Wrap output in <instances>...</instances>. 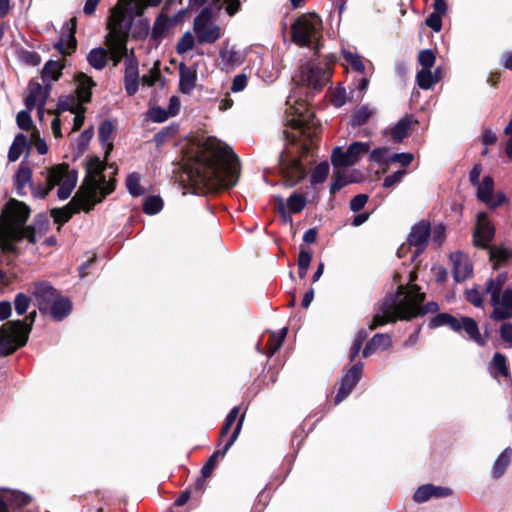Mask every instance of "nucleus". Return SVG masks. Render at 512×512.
<instances>
[{
	"mask_svg": "<svg viewBox=\"0 0 512 512\" xmlns=\"http://www.w3.org/2000/svg\"><path fill=\"white\" fill-rule=\"evenodd\" d=\"M187 173L195 185L228 189L238 182L239 159L228 145L208 137L187 165Z\"/></svg>",
	"mask_w": 512,
	"mask_h": 512,
	"instance_id": "f257e3e1",
	"label": "nucleus"
},
{
	"mask_svg": "<svg viewBox=\"0 0 512 512\" xmlns=\"http://www.w3.org/2000/svg\"><path fill=\"white\" fill-rule=\"evenodd\" d=\"M410 292L405 294L404 287L397 292L388 294L379 304L369 326L370 330L396 320L409 321L418 315L436 313L439 310L437 302H428L422 307L425 294L418 285L410 286Z\"/></svg>",
	"mask_w": 512,
	"mask_h": 512,
	"instance_id": "f03ea898",
	"label": "nucleus"
},
{
	"mask_svg": "<svg viewBox=\"0 0 512 512\" xmlns=\"http://www.w3.org/2000/svg\"><path fill=\"white\" fill-rule=\"evenodd\" d=\"M30 209L23 202L15 199L9 200L1 211V233L5 240L1 242V247L5 251L14 252L13 242L27 239L29 243L37 242L35 230L26 226Z\"/></svg>",
	"mask_w": 512,
	"mask_h": 512,
	"instance_id": "7ed1b4c3",
	"label": "nucleus"
},
{
	"mask_svg": "<svg viewBox=\"0 0 512 512\" xmlns=\"http://www.w3.org/2000/svg\"><path fill=\"white\" fill-rule=\"evenodd\" d=\"M222 8L229 16H234L241 9V0H212L210 6L200 11L193 22V31L198 44H213L222 37L223 30L215 22L216 15Z\"/></svg>",
	"mask_w": 512,
	"mask_h": 512,
	"instance_id": "20e7f679",
	"label": "nucleus"
},
{
	"mask_svg": "<svg viewBox=\"0 0 512 512\" xmlns=\"http://www.w3.org/2000/svg\"><path fill=\"white\" fill-rule=\"evenodd\" d=\"M77 181V171L70 169L68 164L62 163L47 170L44 184H32L30 189L34 198L44 199L56 186H59L57 197L60 200H66L71 196Z\"/></svg>",
	"mask_w": 512,
	"mask_h": 512,
	"instance_id": "39448f33",
	"label": "nucleus"
},
{
	"mask_svg": "<svg viewBox=\"0 0 512 512\" xmlns=\"http://www.w3.org/2000/svg\"><path fill=\"white\" fill-rule=\"evenodd\" d=\"M105 163L98 156H90L85 165L86 175L77 190L98 204L115 189L113 181H107L103 174Z\"/></svg>",
	"mask_w": 512,
	"mask_h": 512,
	"instance_id": "423d86ee",
	"label": "nucleus"
},
{
	"mask_svg": "<svg viewBox=\"0 0 512 512\" xmlns=\"http://www.w3.org/2000/svg\"><path fill=\"white\" fill-rule=\"evenodd\" d=\"M123 21V11L119 7L112 8L108 24L109 33L106 37V46L114 66H117L123 58L126 60L127 56L130 54L127 49L129 27L123 29Z\"/></svg>",
	"mask_w": 512,
	"mask_h": 512,
	"instance_id": "0eeeda50",
	"label": "nucleus"
},
{
	"mask_svg": "<svg viewBox=\"0 0 512 512\" xmlns=\"http://www.w3.org/2000/svg\"><path fill=\"white\" fill-rule=\"evenodd\" d=\"M292 41L302 47L312 46L319 49V39L322 36V20L314 14H303L291 26Z\"/></svg>",
	"mask_w": 512,
	"mask_h": 512,
	"instance_id": "6e6552de",
	"label": "nucleus"
},
{
	"mask_svg": "<svg viewBox=\"0 0 512 512\" xmlns=\"http://www.w3.org/2000/svg\"><path fill=\"white\" fill-rule=\"evenodd\" d=\"M442 326H448L456 333L464 331L467 337L477 343L479 346L486 345V339L481 336L477 322L468 316H461L459 318L449 313H438L432 317L428 323L430 329H436Z\"/></svg>",
	"mask_w": 512,
	"mask_h": 512,
	"instance_id": "1a4fd4ad",
	"label": "nucleus"
},
{
	"mask_svg": "<svg viewBox=\"0 0 512 512\" xmlns=\"http://www.w3.org/2000/svg\"><path fill=\"white\" fill-rule=\"evenodd\" d=\"M29 337V328L20 321H10L0 327V357H6L24 346Z\"/></svg>",
	"mask_w": 512,
	"mask_h": 512,
	"instance_id": "9d476101",
	"label": "nucleus"
},
{
	"mask_svg": "<svg viewBox=\"0 0 512 512\" xmlns=\"http://www.w3.org/2000/svg\"><path fill=\"white\" fill-rule=\"evenodd\" d=\"M331 78V70L327 63L308 62L300 70L298 83L313 90H321Z\"/></svg>",
	"mask_w": 512,
	"mask_h": 512,
	"instance_id": "9b49d317",
	"label": "nucleus"
},
{
	"mask_svg": "<svg viewBox=\"0 0 512 512\" xmlns=\"http://www.w3.org/2000/svg\"><path fill=\"white\" fill-rule=\"evenodd\" d=\"M369 143L356 141L351 143L344 151L341 147H335L331 154V163L334 168H345L355 165L362 155L369 152Z\"/></svg>",
	"mask_w": 512,
	"mask_h": 512,
	"instance_id": "f8f14e48",
	"label": "nucleus"
},
{
	"mask_svg": "<svg viewBox=\"0 0 512 512\" xmlns=\"http://www.w3.org/2000/svg\"><path fill=\"white\" fill-rule=\"evenodd\" d=\"M97 203L89 199L87 196L79 193H75L70 202L62 208H54L51 210V216L54 221L60 225L68 222L75 213L83 210L89 212L92 210Z\"/></svg>",
	"mask_w": 512,
	"mask_h": 512,
	"instance_id": "ddd939ff",
	"label": "nucleus"
},
{
	"mask_svg": "<svg viewBox=\"0 0 512 512\" xmlns=\"http://www.w3.org/2000/svg\"><path fill=\"white\" fill-rule=\"evenodd\" d=\"M496 229L485 212H479L473 229L472 242L476 248L488 249L495 237Z\"/></svg>",
	"mask_w": 512,
	"mask_h": 512,
	"instance_id": "4468645a",
	"label": "nucleus"
},
{
	"mask_svg": "<svg viewBox=\"0 0 512 512\" xmlns=\"http://www.w3.org/2000/svg\"><path fill=\"white\" fill-rule=\"evenodd\" d=\"M245 415L243 414L236 424V427L234 428L232 434L230 435L228 441L226 442L224 448L222 451H215L207 460V462L204 464V466L201 469L202 478H199L196 482L197 488L201 489L204 485V480L211 476L214 468L216 467L219 458H223L227 451L231 448V446L234 444V442L237 440L242 425L244 422Z\"/></svg>",
	"mask_w": 512,
	"mask_h": 512,
	"instance_id": "2eb2a0df",
	"label": "nucleus"
},
{
	"mask_svg": "<svg viewBox=\"0 0 512 512\" xmlns=\"http://www.w3.org/2000/svg\"><path fill=\"white\" fill-rule=\"evenodd\" d=\"M493 310L490 319L496 322L512 319V288H505L502 293L490 295Z\"/></svg>",
	"mask_w": 512,
	"mask_h": 512,
	"instance_id": "dca6fc26",
	"label": "nucleus"
},
{
	"mask_svg": "<svg viewBox=\"0 0 512 512\" xmlns=\"http://www.w3.org/2000/svg\"><path fill=\"white\" fill-rule=\"evenodd\" d=\"M50 85L43 86L35 80H31L28 84L27 95L25 97V105L29 111L38 106V115L43 117L47 98L50 94Z\"/></svg>",
	"mask_w": 512,
	"mask_h": 512,
	"instance_id": "f3484780",
	"label": "nucleus"
},
{
	"mask_svg": "<svg viewBox=\"0 0 512 512\" xmlns=\"http://www.w3.org/2000/svg\"><path fill=\"white\" fill-rule=\"evenodd\" d=\"M280 171L290 186H294L306 176V169L298 157L281 156L279 160Z\"/></svg>",
	"mask_w": 512,
	"mask_h": 512,
	"instance_id": "a211bd4d",
	"label": "nucleus"
},
{
	"mask_svg": "<svg viewBox=\"0 0 512 512\" xmlns=\"http://www.w3.org/2000/svg\"><path fill=\"white\" fill-rule=\"evenodd\" d=\"M430 234L431 225L428 221L422 220L412 226L408 235L409 245L415 247L412 260L425 250Z\"/></svg>",
	"mask_w": 512,
	"mask_h": 512,
	"instance_id": "6ab92c4d",
	"label": "nucleus"
},
{
	"mask_svg": "<svg viewBox=\"0 0 512 512\" xmlns=\"http://www.w3.org/2000/svg\"><path fill=\"white\" fill-rule=\"evenodd\" d=\"M156 6L152 5L150 0H119L114 8L119 7L123 11L122 27L125 29L126 27L130 28L133 18L141 17L147 8Z\"/></svg>",
	"mask_w": 512,
	"mask_h": 512,
	"instance_id": "aec40b11",
	"label": "nucleus"
},
{
	"mask_svg": "<svg viewBox=\"0 0 512 512\" xmlns=\"http://www.w3.org/2000/svg\"><path fill=\"white\" fill-rule=\"evenodd\" d=\"M363 365L361 362L354 364L347 372H345L340 381V387L335 397V403L339 404L354 389L359 382L362 374Z\"/></svg>",
	"mask_w": 512,
	"mask_h": 512,
	"instance_id": "412c9836",
	"label": "nucleus"
},
{
	"mask_svg": "<svg viewBox=\"0 0 512 512\" xmlns=\"http://www.w3.org/2000/svg\"><path fill=\"white\" fill-rule=\"evenodd\" d=\"M477 186V197L489 207H498L502 205L506 198L503 194L493 196L494 181L489 175L484 176Z\"/></svg>",
	"mask_w": 512,
	"mask_h": 512,
	"instance_id": "4be33fe9",
	"label": "nucleus"
},
{
	"mask_svg": "<svg viewBox=\"0 0 512 512\" xmlns=\"http://www.w3.org/2000/svg\"><path fill=\"white\" fill-rule=\"evenodd\" d=\"M219 57L225 69H235L244 63L246 55L235 45H231L229 40H224L219 51Z\"/></svg>",
	"mask_w": 512,
	"mask_h": 512,
	"instance_id": "5701e85b",
	"label": "nucleus"
},
{
	"mask_svg": "<svg viewBox=\"0 0 512 512\" xmlns=\"http://www.w3.org/2000/svg\"><path fill=\"white\" fill-rule=\"evenodd\" d=\"M30 502V496L19 491L0 489V512H14Z\"/></svg>",
	"mask_w": 512,
	"mask_h": 512,
	"instance_id": "b1692460",
	"label": "nucleus"
},
{
	"mask_svg": "<svg viewBox=\"0 0 512 512\" xmlns=\"http://www.w3.org/2000/svg\"><path fill=\"white\" fill-rule=\"evenodd\" d=\"M32 186V170L23 160L14 176V187L18 196L27 194V188Z\"/></svg>",
	"mask_w": 512,
	"mask_h": 512,
	"instance_id": "393cba45",
	"label": "nucleus"
},
{
	"mask_svg": "<svg viewBox=\"0 0 512 512\" xmlns=\"http://www.w3.org/2000/svg\"><path fill=\"white\" fill-rule=\"evenodd\" d=\"M197 82V72L195 68L188 67L184 63L179 65V91L182 94H191Z\"/></svg>",
	"mask_w": 512,
	"mask_h": 512,
	"instance_id": "a878e982",
	"label": "nucleus"
},
{
	"mask_svg": "<svg viewBox=\"0 0 512 512\" xmlns=\"http://www.w3.org/2000/svg\"><path fill=\"white\" fill-rule=\"evenodd\" d=\"M451 260L453 262V276L456 282L464 281L471 275L473 271L472 264L461 252L451 254Z\"/></svg>",
	"mask_w": 512,
	"mask_h": 512,
	"instance_id": "bb28decb",
	"label": "nucleus"
},
{
	"mask_svg": "<svg viewBox=\"0 0 512 512\" xmlns=\"http://www.w3.org/2000/svg\"><path fill=\"white\" fill-rule=\"evenodd\" d=\"M33 293L40 310L47 309L58 297L57 291L46 282L36 284Z\"/></svg>",
	"mask_w": 512,
	"mask_h": 512,
	"instance_id": "cd10ccee",
	"label": "nucleus"
},
{
	"mask_svg": "<svg viewBox=\"0 0 512 512\" xmlns=\"http://www.w3.org/2000/svg\"><path fill=\"white\" fill-rule=\"evenodd\" d=\"M286 112L295 116L292 119L295 126L301 127L306 122L305 112L307 111L306 103L303 101H298L294 96H288L286 100Z\"/></svg>",
	"mask_w": 512,
	"mask_h": 512,
	"instance_id": "c85d7f7f",
	"label": "nucleus"
},
{
	"mask_svg": "<svg viewBox=\"0 0 512 512\" xmlns=\"http://www.w3.org/2000/svg\"><path fill=\"white\" fill-rule=\"evenodd\" d=\"M77 83V96L80 102L88 103L91 100V89L96 86L94 80L83 72L75 75Z\"/></svg>",
	"mask_w": 512,
	"mask_h": 512,
	"instance_id": "c756f323",
	"label": "nucleus"
},
{
	"mask_svg": "<svg viewBox=\"0 0 512 512\" xmlns=\"http://www.w3.org/2000/svg\"><path fill=\"white\" fill-rule=\"evenodd\" d=\"M487 250L489 252V261L492 263L493 269L501 268L511 259V250L504 245H491Z\"/></svg>",
	"mask_w": 512,
	"mask_h": 512,
	"instance_id": "7c9ffc66",
	"label": "nucleus"
},
{
	"mask_svg": "<svg viewBox=\"0 0 512 512\" xmlns=\"http://www.w3.org/2000/svg\"><path fill=\"white\" fill-rule=\"evenodd\" d=\"M392 345V339L389 334L377 333L367 343L363 349V357H368L377 349L386 350Z\"/></svg>",
	"mask_w": 512,
	"mask_h": 512,
	"instance_id": "2f4dec72",
	"label": "nucleus"
},
{
	"mask_svg": "<svg viewBox=\"0 0 512 512\" xmlns=\"http://www.w3.org/2000/svg\"><path fill=\"white\" fill-rule=\"evenodd\" d=\"M114 132V126L111 121H103L98 130V138L105 149V157H107L113 149L112 136Z\"/></svg>",
	"mask_w": 512,
	"mask_h": 512,
	"instance_id": "473e14b6",
	"label": "nucleus"
},
{
	"mask_svg": "<svg viewBox=\"0 0 512 512\" xmlns=\"http://www.w3.org/2000/svg\"><path fill=\"white\" fill-rule=\"evenodd\" d=\"M490 375L497 379L499 376L509 377L510 372L507 366L506 356L500 352H495L489 365Z\"/></svg>",
	"mask_w": 512,
	"mask_h": 512,
	"instance_id": "72a5a7b5",
	"label": "nucleus"
},
{
	"mask_svg": "<svg viewBox=\"0 0 512 512\" xmlns=\"http://www.w3.org/2000/svg\"><path fill=\"white\" fill-rule=\"evenodd\" d=\"M64 65L59 61L49 60L45 63L42 70V80L45 85L49 84L51 86V82L57 81L62 75Z\"/></svg>",
	"mask_w": 512,
	"mask_h": 512,
	"instance_id": "f704fd0d",
	"label": "nucleus"
},
{
	"mask_svg": "<svg viewBox=\"0 0 512 512\" xmlns=\"http://www.w3.org/2000/svg\"><path fill=\"white\" fill-rule=\"evenodd\" d=\"M512 459V448L507 447L505 448L502 453L497 457L495 460L492 470H491V476L495 479L500 478L508 468L510 462Z\"/></svg>",
	"mask_w": 512,
	"mask_h": 512,
	"instance_id": "c9c22d12",
	"label": "nucleus"
},
{
	"mask_svg": "<svg viewBox=\"0 0 512 512\" xmlns=\"http://www.w3.org/2000/svg\"><path fill=\"white\" fill-rule=\"evenodd\" d=\"M413 123L412 117L405 116L398 120L389 130L391 138L396 142H401L409 135V130Z\"/></svg>",
	"mask_w": 512,
	"mask_h": 512,
	"instance_id": "e433bc0d",
	"label": "nucleus"
},
{
	"mask_svg": "<svg viewBox=\"0 0 512 512\" xmlns=\"http://www.w3.org/2000/svg\"><path fill=\"white\" fill-rule=\"evenodd\" d=\"M49 307L51 316L55 320L60 321L69 315L72 309V304L68 298L57 297Z\"/></svg>",
	"mask_w": 512,
	"mask_h": 512,
	"instance_id": "4c0bfd02",
	"label": "nucleus"
},
{
	"mask_svg": "<svg viewBox=\"0 0 512 512\" xmlns=\"http://www.w3.org/2000/svg\"><path fill=\"white\" fill-rule=\"evenodd\" d=\"M171 27L172 25L171 22L169 21V17L164 15L163 13L160 14L154 22L151 31V38L157 42L162 41L167 36L169 29Z\"/></svg>",
	"mask_w": 512,
	"mask_h": 512,
	"instance_id": "58836bf2",
	"label": "nucleus"
},
{
	"mask_svg": "<svg viewBox=\"0 0 512 512\" xmlns=\"http://www.w3.org/2000/svg\"><path fill=\"white\" fill-rule=\"evenodd\" d=\"M76 47L77 40L71 31L62 34L60 40L54 44V48L63 56L71 55Z\"/></svg>",
	"mask_w": 512,
	"mask_h": 512,
	"instance_id": "ea45409f",
	"label": "nucleus"
},
{
	"mask_svg": "<svg viewBox=\"0 0 512 512\" xmlns=\"http://www.w3.org/2000/svg\"><path fill=\"white\" fill-rule=\"evenodd\" d=\"M29 148H30V144L28 143L27 137L22 133H18L15 136L14 141L9 148L8 160L10 162L17 161L20 158V156L23 154L25 149H29Z\"/></svg>",
	"mask_w": 512,
	"mask_h": 512,
	"instance_id": "a19ab883",
	"label": "nucleus"
},
{
	"mask_svg": "<svg viewBox=\"0 0 512 512\" xmlns=\"http://www.w3.org/2000/svg\"><path fill=\"white\" fill-rule=\"evenodd\" d=\"M86 59L92 68L96 70H103L107 65L108 53L102 47L93 48L87 54Z\"/></svg>",
	"mask_w": 512,
	"mask_h": 512,
	"instance_id": "79ce46f5",
	"label": "nucleus"
},
{
	"mask_svg": "<svg viewBox=\"0 0 512 512\" xmlns=\"http://www.w3.org/2000/svg\"><path fill=\"white\" fill-rule=\"evenodd\" d=\"M288 332L287 327H283L278 333L272 332L266 345L264 352L268 357H272L276 351L282 346Z\"/></svg>",
	"mask_w": 512,
	"mask_h": 512,
	"instance_id": "37998d69",
	"label": "nucleus"
},
{
	"mask_svg": "<svg viewBox=\"0 0 512 512\" xmlns=\"http://www.w3.org/2000/svg\"><path fill=\"white\" fill-rule=\"evenodd\" d=\"M141 176L137 172L128 174L125 185L128 193L132 197H139L146 193V190L140 184Z\"/></svg>",
	"mask_w": 512,
	"mask_h": 512,
	"instance_id": "c03bdc74",
	"label": "nucleus"
},
{
	"mask_svg": "<svg viewBox=\"0 0 512 512\" xmlns=\"http://www.w3.org/2000/svg\"><path fill=\"white\" fill-rule=\"evenodd\" d=\"M507 280V273H499L496 277L486 280L484 293L492 295L503 292V286Z\"/></svg>",
	"mask_w": 512,
	"mask_h": 512,
	"instance_id": "a18cd8bd",
	"label": "nucleus"
},
{
	"mask_svg": "<svg viewBox=\"0 0 512 512\" xmlns=\"http://www.w3.org/2000/svg\"><path fill=\"white\" fill-rule=\"evenodd\" d=\"M416 82L421 89L429 90L438 83V78L432 74L431 68L420 69L416 74Z\"/></svg>",
	"mask_w": 512,
	"mask_h": 512,
	"instance_id": "49530a36",
	"label": "nucleus"
},
{
	"mask_svg": "<svg viewBox=\"0 0 512 512\" xmlns=\"http://www.w3.org/2000/svg\"><path fill=\"white\" fill-rule=\"evenodd\" d=\"M374 110L371 109L368 105H363L359 107L351 118V126L353 128L360 127L364 125L369 118L373 115Z\"/></svg>",
	"mask_w": 512,
	"mask_h": 512,
	"instance_id": "de8ad7c7",
	"label": "nucleus"
},
{
	"mask_svg": "<svg viewBox=\"0 0 512 512\" xmlns=\"http://www.w3.org/2000/svg\"><path fill=\"white\" fill-rule=\"evenodd\" d=\"M342 55L345 61L358 73H364L365 65L357 52L343 49Z\"/></svg>",
	"mask_w": 512,
	"mask_h": 512,
	"instance_id": "09e8293b",
	"label": "nucleus"
},
{
	"mask_svg": "<svg viewBox=\"0 0 512 512\" xmlns=\"http://www.w3.org/2000/svg\"><path fill=\"white\" fill-rule=\"evenodd\" d=\"M163 208V200L159 196H149L143 204V211L147 215H155Z\"/></svg>",
	"mask_w": 512,
	"mask_h": 512,
	"instance_id": "8fccbe9b",
	"label": "nucleus"
},
{
	"mask_svg": "<svg viewBox=\"0 0 512 512\" xmlns=\"http://www.w3.org/2000/svg\"><path fill=\"white\" fill-rule=\"evenodd\" d=\"M329 164L327 162H321L318 164L312 172L311 175V184H321L324 183L329 174Z\"/></svg>",
	"mask_w": 512,
	"mask_h": 512,
	"instance_id": "3c124183",
	"label": "nucleus"
},
{
	"mask_svg": "<svg viewBox=\"0 0 512 512\" xmlns=\"http://www.w3.org/2000/svg\"><path fill=\"white\" fill-rule=\"evenodd\" d=\"M124 78H139V63L131 50L129 56L125 61V75Z\"/></svg>",
	"mask_w": 512,
	"mask_h": 512,
	"instance_id": "603ef678",
	"label": "nucleus"
},
{
	"mask_svg": "<svg viewBox=\"0 0 512 512\" xmlns=\"http://www.w3.org/2000/svg\"><path fill=\"white\" fill-rule=\"evenodd\" d=\"M306 206V199L302 194L293 193L287 199V207L291 213H299Z\"/></svg>",
	"mask_w": 512,
	"mask_h": 512,
	"instance_id": "864d4df0",
	"label": "nucleus"
},
{
	"mask_svg": "<svg viewBox=\"0 0 512 512\" xmlns=\"http://www.w3.org/2000/svg\"><path fill=\"white\" fill-rule=\"evenodd\" d=\"M341 168H335L333 172V181L330 185V193L335 194L337 191L351 183L352 181L347 179L340 170Z\"/></svg>",
	"mask_w": 512,
	"mask_h": 512,
	"instance_id": "5fc2aeb1",
	"label": "nucleus"
},
{
	"mask_svg": "<svg viewBox=\"0 0 512 512\" xmlns=\"http://www.w3.org/2000/svg\"><path fill=\"white\" fill-rule=\"evenodd\" d=\"M17 56L20 61L30 66H37L41 62L40 55L35 51L20 49L17 52Z\"/></svg>",
	"mask_w": 512,
	"mask_h": 512,
	"instance_id": "6e6d98bb",
	"label": "nucleus"
},
{
	"mask_svg": "<svg viewBox=\"0 0 512 512\" xmlns=\"http://www.w3.org/2000/svg\"><path fill=\"white\" fill-rule=\"evenodd\" d=\"M195 39L190 32H186L182 35L176 45V51L178 54H184L192 50L195 44Z\"/></svg>",
	"mask_w": 512,
	"mask_h": 512,
	"instance_id": "4d7b16f0",
	"label": "nucleus"
},
{
	"mask_svg": "<svg viewBox=\"0 0 512 512\" xmlns=\"http://www.w3.org/2000/svg\"><path fill=\"white\" fill-rule=\"evenodd\" d=\"M484 291L481 292L477 287H472L465 291V299L472 304L476 308H481L483 306L484 300L483 295Z\"/></svg>",
	"mask_w": 512,
	"mask_h": 512,
	"instance_id": "13d9d810",
	"label": "nucleus"
},
{
	"mask_svg": "<svg viewBox=\"0 0 512 512\" xmlns=\"http://www.w3.org/2000/svg\"><path fill=\"white\" fill-rule=\"evenodd\" d=\"M367 336H368V332L364 329L360 330L356 334L353 344H352V347H351V350H350V360L351 361H354V359L358 356Z\"/></svg>",
	"mask_w": 512,
	"mask_h": 512,
	"instance_id": "bf43d9fd",
	"label": "nucleus"
},
{
	"mask_svg": "<svg viewBox=\"0 0 512 512\" xmlns=\"http://www.w3.org/2000/svg\"><path fill=\"white\" fill-rule=\"evenodd\" d=\"M391 156L390 150L387 147H378L372 150L369 154V160L375 163L381 164L390 162L389 157Z\"/></svg>",
	"mask_w": 512,
	"mask_h": 512,
	"instance_id": "052dcab7",
	"label": "nucleus"
},
{
	"mask_svg": "<svg viewBox=\"0 0 512 512\" xmlns=\"http://www.w3.org/2000/svg\"><path fill=\"white\" fill-rule=\"evenodd\" d=\"M435 61L436 57L431 49L421 50L418 54V63L421 65V69L432 68Z\"/></svg>",
	"mask_w": 512,
	"mask_h": 512,
	"instance_id": "680f3d73",
	"label": "nucleus"
},
{
	"mask_svg": "<svg viewBox=\"0 0 512 512\" xmlns=\"http://www.w3.org/2000/svg\"><path fill=\"white\" fill-rule=\"evenodd\" d=\"M434 489V485L426 484L420 486L413 495V500L417 503H423L433 497L432 491Z\"/></svg>",
	"mask_w": 512,
	"mask_h": 512,
	"instance_id": "e2e57ef3",
	"label": "nucleus"
},
{
	"mask_svg": "<svg viewBox=\"0 0 512 512\" xmlns=\"http://www.w3.org/2000/svg\"><path fill=\"white\" fill-rule=\"evenodd\" d=\"M499 328L500 338L504 343L505 348H512V323L508 321H502Z\"/></svg>",
	"mask_w": 512,
	"mask_h": 512,
	"instance_id": "0e129e2a",
	"label": "nucleus"
},
{
	"mask_svg": "<svg viewBox=\"0 0 512 512\" xmlns=\"http://www.w3.org/2000/svg\"><path fill=\"white\" fill-rule=\"evenodd\" d=\"M30 306V298L24 293H18L14 299L15 311L18 315H24Z\"/></svg>",
	"mask_w": 512,
	"mask_h": 512,
	"instance_id": "69168bd1",
	"label": "nucleus"
},
{
	"mask_svg": "<svg viewBox=\"0 0 512 512\" xmlns=\"http://www.w3.org/2000/svg\"><path fill=\"white\" fill-rule=\"evenodd\" d=\"M177 131V128L175 126H167V127H164L161 131H159L158 133H156L154 135V142L157 146H161L163 145L167 139L174 133H176Z\"/></svg>",
	"mask_w": 512,
	"mask_h": 512,
	"instance_id": "338daca9",
	"label": "nucleus"
},
{
	"mask_svg": "<svg viewBox=\"0 0 512 512\" xmlns=\"http://www.w3.org/2000/svg\"><path fill=\"white\" fill-rule=\"evenodd\" d=\"M148 116L153 122L162 123L169 118V113L161 107H152L148 111Z\"/></svg>",
	"mask_w": 512,
	"mask_h": 512,
	"instance_id": "774afa93",
	"label": "nucleus"
}]
</instances>
